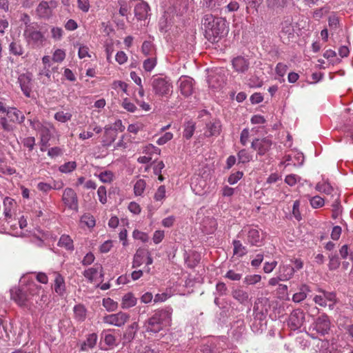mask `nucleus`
<instances>
[{
	"instance_id": "f257e3e1",
	"label": "nucleus",
	"mask_w": 353,
	"mask_h": 353,
	"mask_svg": "<svg viewBox=\"0 0 353 353\" xmlns=\"http://www.w3.org/2000/svg\"><path fill=\"white\" fill-rule=\"evenodd\" d=\"M11 299L18 305L23 306L31 298L40 297V301L46 302L48 299V294L44 288L35 283L30 275H24L20 279V287L10 290Z\"/></svg>"
},
{
	"instance_id": "f03ea898",
	"label": "nucleus",
	"mask_w": 353,
	"mask_h": 353,
	"mask_svg": "<svg viewBox=\"0 0 353 353\" xmlns=\"http://www.w3.org/2000/svg\"><path fill=\"white\" fill-rule=\"evenodd\" d=\"M206 38L211 42H217L227 32L226 21L212 14H205L202 20Z\"/></svg>"
},
{
	"instance_id": "7ed1b4c3",
	"label": "nucleus",
	"mask_w": 353,
	"mask_h": 353,
	"mask_svg": "<svg viewBox=\"0 0 353 353\" xmlns=\"http://www.w3.org/2000/svg\"><path fill=\"white\" fill-rule=\"evenodd\" d=\"M30 127L35 130L40 137L41 150L44 151L48 145L55 128L52 124L48 121H40L37 118L29 119Z\"/></svg>"
},
{
	"instance_id": "20e7f679",
	"label": "nucleus",
	"mask_w": 353,
	"mask_h": 353,
	"mask_svg": "<svg viewBox=\"0 0 353 353\" xmlns=\"http://www.w3.org/2000/svg\"><path fill=\"white\" fill-rule=\"evenodd\" d=\"M151 86L154 94L159 97L168 99L173 92L171 79L167 77H153Z\"/></svg>"
},
{
	"instance_id": "39448f33",
	"label": "nucleus",
	"mask_w": 353,
	"mask_h": 353,
	"mask_svg": "<svg viewBox=\"0 0 353 353\" xmlns=\"http://www.w3.org/2000/svg\"><path fill=\"white\" fill-rule=\"evenodd\" d=\"M6 114L8 117H2L0 118V124L6 132H11L14 130V128L11 122L21 124L26 119L24 114L14 107L8 108Z\"/></svg>"
},
{
	"instance_id": "423d86ee",
	"label": "nucleus",
	"mask_w": 353,
	"mask_h": 353,
	"mask_svg": "<svg viewBox=\"0 0 353 353\" xmlns=\"http://www.w3.org/2000/svg\"><path fill=\"white\" fill-rule=\"evenodd\" d=\"M25 39L32 48H39L43 46L46 38L44 34L34 26H28L23 31Z\"/></svg>"
},
{
	"instance_id": "0eeeda50",
	"label": "nucleus",
	"mask_w": 353,
	"mask_h": 353,
	"mask_svg": "<svg viewBox=\"0 0 353 353\" xmlns=\"http://www.w3.org/2000/svg\"><path fill=\"white\" fill-rule=\"evenodd\" d=\"M241 236L244 237V240L252 246H260L263 238L261 237L260 231L253 227L244 228L241 233Z\"/></svg>"
},
{
	"instance_id": "6e6552de",
	"label": "nucleus",
	"mask_w": 353,
	"mask_h": 353,
	"mask_svg": "<svg viewBox=\"0 0 353 353\" xmlns=\"http://www.w3.org/2000/svg\"><path fill=\"white\" fill-rule=\"evenodd\" d=\"M62 201L70 210L78 211L79 201L76 192L71 188L64 189L62 195Z\"/></svg>"
},
{
	"instance_id": "1a4fd4ad",
	"label": "nucleus",
	"mask_w": 353,
	"mask_h": 353,
	"mask_svg": "<svg viewBox=\"0 0 353 353\" xmlns=\"http://www.w3.org/2000/svg\"><path fill=\"white\" fill-rule=\"evenodd\" d=\"M252 315L254 316L251 325L252 330L256 333L262 332L266 327L267 310H253Z\"/></svg>"
},
{
	"instance_id": "9d476101",
	"label": "nucleus",
	"mask_w": 353,
	"mask_h": 353,
	"mask_svg": "<svg viewBox=\"0 0 353 353\" xmlns=\"http://www.w3.org/2000/svg\"><path fill=\"white\" fill-rule=\"evenodd\" d=\"M159 312H160L156 314L154 316L149 319L148 326L147 327L148 332L156 333L162 329L163 323L161 321V317L162 316H167L168 314L165 312H162V310Z\"/></svg>"
},
{
	"instance_id": "9b49d317",
	"label": "nucleus",
	"mask_w": 353,
	"mask_h": 353,
	"mask_svg": "<svg viewBox=\"0 0 353 353\" xmlns=\"http://www.w3.org/2000/svg\"><path fill=\"white\" fill-rule=\"evenodd\" d=\"M117 137V129L112 125H106L104 128V133L102 137L101 143L103 147L108 148L114 142Z\"/></svg>"
},
{
	"instance_id": "f8f14e48",
	"label": "nucleus",
	"mask_w": 353,
	"mask_h": 353,
	"mask_svg": "<svg viewBox=\"0 0 353 353\" xmlns=\"http://www.w3.org/2000/svg\"><path fill=\"white\" fill-rule=\"evenodd\" d=\"M128 317L127 314L120 311L117 314L105 316L104 317V322L110 325L120 327L124 325Z\"/></svg>"
},
{
	"instance_id": "ddd939ff",
	"label": "nucleus",
	"mask_w": 353,
	"mask_h": 353,
	"mask_svg": "<svg viewBox=\"0 0 353 353\" xmlns=\"http://www.w3.org/2000/svg\"><path fill=\"white\" fill-rule=\"evenodd\" d=\"M336 295L334 293L323 292L321 295H316L314 298V302L321 307H331L333 306Z\"/></svg>"
},
{
	"instance_id": "4468645a",
	"label": "nucleus",
	"mask_w": 353,
	"mask_h": 353,
	"mask_svg": "<svg viewBox=\"0 0 353 353\" xmlns=\"http://www.w3.org/2000/svg\"><path fill=\"white\" fill-rule=\"evenodd\" d=\"M20 88L27 97H30L32 90V75L30 73L21 74L18 78Z\"/></svg>"
},
{
	"instance_id": "2eb2a0df",
	"label": "nucleus",
	"mask_w": 353,
	"mask_h": 353,
	"mask_svg": "<svg viewBox=\"0 0 353 353\" xmlns=\"http://www.w3.org/2000/svg\"><path fill=\"white\" fill-rule=\"evenodd\" d=\"M181 93L184 96H189L193 91V79L187 76H182L177 82Z\"/></svg>"
},
{
	"instance_id": "dca6fc26",
	"label": "nucleus",
	"mask_w": 353,
	"mask_h": 353,
	"mask_svg": "<svg viewBox=\"0 0 353 353\" xmlns=\"http://www.w3.org/2000/svg\"><path fill=\"white\" fill-rule=\"evenodd\" d=\"M272 141L269 139H255L252 142V148L258 152L259 155H264L272 146Z\"/></svg>"
},
{
	"instance_id": "f3484780",
	"label": "nucleus",
	"mask_w": 353,
	"mask_h": 353,
	"mask_svg": "<svg viewBox=\"0 0 353 353\" xmlns=\"http://www.w3.org/2000/svg\"><path fill=\"white\" fill-rule=\"evenodd\" d=\"M305 316L303 310H292L290 314L288 324L291 325L292 330H296L299 328L303 321Z\"/></svg>"
},
{
	"instance_id": "a211bd4d",
	"label": "nucleus",
	"mask_w": 353,
	"mask_h": 353,
	"mask_svg": "<svg viewBox=\"0 0 353 353\" xmlns=\"http://www.w3.org/2000/svg\"><path fill=\"white\" fill-rule=\"evenodd\" d=\"M330 327V320L328 319L327 316L323 314L319 316L315 323H314V329H315L317 332L325 334L327 333L328 330Z\"/></svg>"
},
{
	"instance_id": "6ab92c4d",
	"label": "nucleus",
	"mask_w": 353,
	"mask_h": 353,
	"mask_svg": "<svg viewBox=\"0 0 353 353\" xmlns=\"http://www.w3.org/2000/svg\"><path fill=\"white\" fill-rule=\"evenodd\" d=\"M83 274L90 282L95 281L98 277L103 276L102 266L100 264H94L93 267L85 270Z\"/></svg>"
},
{
	"instance_id": "aec40b11",
	"label": "nucleus",
	"mask_w": 353,
	"mask_h": 353,
	"mask_svg": "<svg viewBox=\"0 0 353 353\" xmlns=\"http://www.w3.org/2000/svg\"><path fill=\"white\" fill-rule=\"evenodd\" d=\"M232 296L236 301L243 305H247L251 301L249 293L241 288L233 289Z\"/></svg>"
},
{
	"instance_id": "412c9836",
	"label": "nucleus",
	"mask_w": 353,
	"mask_h": 353,
	"mask_svg": "<svg viewBox=\"0 0 353 353\" xmlns=\"http://www.w3.org/2000/svg\"><path fill=\"white\" fill-rule=\"evenodd\" d=\"M150 6L144 1H140L134 7V14L139 20H143L149 15Z\"/></svg>"
},
{
	"instance_id": "4be33fe9",
	"label": "nucleus",
	"mask_w": 353,
	"mask_h": 353,
	"mask_svg": "<svg viewBox=\"0 0 353 353\" xmlns=\"http://www.w3.org/2000/svg\"><path fill=\"white\" fill-rule=\"evenodd\" d=\"M98 336L97 334L92 333L87 336L86 339L83 341L80 342L79 350L81 351H89L93 349L97 342Z\"/></svg>"
},
{
	"instance_id": "5701e85b",
	"label": "nucleus",
	"mask_w": 353,
	"mask_h": 353,
	"mask_svg": "<svg viewBox=\"0 0 353 353\" xmlns=\"http://www.w3.org/2000/svg\"><path fill=\"white\" fill-rule=\"evenodd\" d=\"M295 268L290 265L281 264L278 270V274L280 276L281 281H288L294 275Z\"/></svg>"
},
{
	"instance_id": "b1692460",
	"label": "nucleus",
	"mask_w": 353,
	"mask_h": 353,
	"mask_svg": "<svg viewBox=\"0 0 353 353\" xmlns=\"http://www.w3.org/2000/svg\"><path fill=\"white\" fill-rule=\"evenodd\" d=\"M221 124L219 121H210L206 124L205 135L206 137L218 136L221 132Z\"/></svg>"
},
{
	"instance_id": "393cba45",
	"label": "nucleus",
	"mask_w": 353,
	"mask_h": 353,
	"mask_svg": "<svg viewBox=\"0 0 353 353\" xmlns=\"http://www.w3.org/2000/svg\"><path fill=\"white\" fill-rule=\"evenodd\" d=\"M249 61L242 57H237L232 60L234 69L238 72H245L249 68Z\"/></svg>"
},
{
	"instance_id": "a878e982",
	"label": "nucleus",
	"mask_w": 353,
	"mask_h": 353,
	"mask_svg": "<svg viewBox=\"0 0 353 353\" xmlns=\"http://www.w3.org/2000/svg\"><path fill=\"white\" fill-rule=\"evenodd\" d=\"M54 290L60 295L63 296L65 292V284L63 277L59 274L55 273V279L54 281Z\"/></svg>"
},
{
	"instance_id": "bb28decb",
	"label": "nucleus",
	"mask_w": 353,
	"mask_h": 353,
	"mask_svg": "<svg viewBox=\"0 0 353 353\" xmlns=\"http://www.w3.org/2000/svg\"><path fill=\"white\" fill-rule=\"evenodd\" d=\"M6 221L12 236H21L23 235V232L19 230L18 228L19 225L17 219H13L12 216H10V217H6Z\"/></svg>"
},
{
	"instance_id": "cd10ccee",
	"label": "nucleus",
	"mask_w": 353,
	"mask_h": 353,
	"mask_svg": "<svg viewBox=\"0 0 353 353\" xmlns=\"http://www.w3.org/2000/svg\"><path fill=\"white\" fill-rule=\"evenodd\" d=\"M58 245L61 248H63L68 251H73L74 249L72 239L67 234H63L61 236L58 242Z\"/></svg>"
},
{
	"instance_id": "c85d7f7f",
	"label": "nucleus",
	"mask_w": 353,
	"mask_h": 353,
	"mask_svg": "<svg viewBox=\"0 0 353 353\" xmlns=\"http://www.w3.org/2000/svg\"><path fill=\"white\" fill-rule=\"evenodd\" d=\"M38 15L40 17H48L51 14V9L49 3L47 1H42L38 5L36 10Z\"/></svg>"
},
{
	"instance_id": "c756f323",
	"label": "nucleus",
	"mask_w": 353,
	"mask_h": 353,
	"mask_svg": "<svg viewBox=\"0 0 353 353\" xmlns=\"http://www.w3.org/2000/svg\"><path fill=\"white\" fill-rule=\"evenodd\" d=\"M137 299L132 293H128L123 296L122 307L123 309L134 307L137 304Z\"/></svg>"
},
{
	"instance_id": "7c9ffc66",
	"label": "nucleus",
	"mask_w": 353,
	"mask_h": 353,
	"mask_svg": "<svg viewBox=\"0 0 353 353\" xmlns=\"http://www.w3.org/2000/svg\"><path fill=\"white\" fill-rule=\"evenodd\" d=\"M202 6L211 10H218L224 3V0H201Z\"/></svg>"
},
{
	"instance_id": "2f4dec72",
	"label": "nucleus",
	"mask_w": 353,
	"mask_h": 353,
	"mask_svg": "<svg viewBox=\"0 0 353 353\" xmlns=\"http://www.w3.org/2000/svg\"><path fill=\"white\" fill-rule=\"evenodd\" d=\"M141 52L145 56H156V48L152 42L145 41L141 46Z\"/></svg>"
},
{
	"instance_id": "473e14b6",
	"label": "nucleus",
	"mask_w": 353,
	"mask_h": 353,
	"mask_svg": "<svg viewBox=\"0 0 353 353\" xmlns=\"http://www.w3.org/2000/svg\"><path fill=\"white\" fill-rule=\"evenodd\" d=\"M147 254V250H138L134 256L132 268H138L145 262V255Z\"/></svg>"
},
{
	"instance_id": "72a5a7b5",
	"label": "nucleus",
	"mask_w": 353,
	"mask_h": 353,
	"mask_svg": "<svg viewBox=\"0 0 353 353\" xmlns=\"http://www.w3.org/2000/svg\"><path fill=\"white\" fill-rule=\"evenodd\" d=\"M233 254L239 257H242L247 253L246 248L243 245L242 243L239 240L233 241Z\"/></svg>"
},
{
	"instance_id": "f704fd0d",
	"label": "nucleus",
	"mask_w": 353,
	"mask_h": 353,
	"mask_svg": "<svg viewBox=\"0 0 353 353\" xmlns=\"http://www.w3.org/2000/svg\"><path fill=\"white\" fill-rule=\"evenodd\" d=\"M224 83L223 77L221 76H210L208 79V85L212 89L218 90L222 87Z\"/></svg>"
},
{
	"instance_id": "c9c22d12",
	"label": "nucleus",
	"mask_w": 353,
	"mask_h": 353,
	"mask_svg": "<svg viewBox=\"0 0 353 353\" xmlns=\"http://www.w3.org/2000/svg\"><path fill=\"white\" fill-rule=\"evenodd\" d=\"M157 64V56H151L145 59L143 62V68L147 72H150Z\"/></svg>"
},
{
	"instance_id": "e433bc0d",
	"label": "nucleus",
	"mask_w": 353,
	"mask_h": 353,
	"mask_svg": "<svg viewBox=\"0 0 353 353\" xmlns=\"http://www.w3.org/2000/svg\"><path fill=\"white\" fill-rule=\"evenodd\" d=\"M16 202L14 199L6 197L3 201V206H4V216L5 217H10L12 216V210L15 206Z\"/></svg>"
},
{
	"instance_id": "4c0bfd02",
	"label": "nucleus",
	"mask_w": 353,
	"mask_h": 353,
	"mask_svg": "<svg viewBox=\"0 0 353 353\" xmlns=\"http://www.w3.org/2000/svg\"><path fill=\"white\" fill-rule=\"evenodd\" d=\"M10 52L15 56H21L24 52V49L19 41H12L9 45Z\"/></svg>"
},
{
	"instance_id": "58836bf2",
	"label": "nucleus",
	"mask_w": 353,
	"mask_h": 353,
	"mask_svg": "<svg viewBox=\"0 0 353 353\" xmlns=\"http://www.w3.org/2000/svg\"><path fill=\"white\" fill-rule=\"evenodd\" d=\"M316 190L326 194H331L334 191L333 187L327 181H320L316 185Z\"/></svg>"
},
{
	"instance_id": "ea45409f",
	"label": "nucleus",
	"mask_w": 353,
	"mask_h": 353,
	"mask_svg": "<svg viewBox=\"0 0 353 353\" xmlns=\"http://www.w3.org/2000/svg\"><path fill=\"white\" fill-rule=\"evenodd\" d=\"M216 226V222L214 219L207 218L203 223V232L207 234L212 233L215 230Z\"/></svg>"
},
{
	"instance_id": "a19ab883",
	"label": "nucleus",
	"mask_w": 353,
	"mask_h": 353,
	"mask_svg": "<svg viewBox=\"0 0 353 353\" xmlns=\"http://www.w3.org/2000/svg\"><path fill=\"white\" fill-rule=\"evenodd\" d=\"M161 150L151 143L145 145L142 148V153L146 156L152 157L154 154L159 155Z\"/></svg>"
},
{
	"instance_id": "79ce46f5",
	"label": "nucleus",
	"mask_w": 353,
	"mask_h": 353,
	"mask_svg": "<svg viewBox=\"0 0 353 353\" xmlns=\"http://www.w3.org/2000/svg\"><path fill=\"white\" fill-rule=\"evenodd\" d=\"M38 76L43 83L47 84L50 81L51 77L50 67L43 66V68L40 69Z\"/></svg>"
},
{
	"instance_id": "37998d69",
	"label": "nucleus",
	"mask_w": 353,
	"mask_h": 353,
	"mask_svg": "<svg viewBox=\"0 0 353 353\" xmlns=\"http://www.w3.org/2000/svg\"><path fill=\"white\" fill-rule=\"evenodd\" d=\"M309 288L306 285H303L300 288V291L293 295L292 300L296 303H299L304 300L307 293L309 292Z\"/></svg>"
},
{
	"instance_id": "c03bdc74",
	"label": "nucleus",
	"mask_w": 353,
	"mask_h": 353,
	"mask_svg": "<svg viewBox=\"0 0 353 353\" xmlns=\"http://www.w3.org/2000/svg\"><path fill=\"white\" fill-rule=\"evenodd\" d=\"M288 68L286 64H284L283 63H277L276 68H275V72H276V75L279 77H276V79L277 80H279L280 82L284 81L283 77L285 76V74L288 70Z\"/></svg>"
},
{
	"instance_id": "a18cd8bd",
	"label": "nucleus",
	"mask_w": 353,
	"mask_h": 353,
	"mask_svg": "<svg viewBox=\"0 0 353 353\" xmlns=\"http://www.w3.org/2000/svg\"><path fill=\"white\" fill-rule=\"evenodd\" d=\"M173 294L174 292L172 291V289H166L165 292L155 295L154 298V302L163 303L165 301L171 297L173 295Z\"/></svg>"
},
{
	"instance_id": "49530a36",
	"label": "nucleus",
	"mask_w": 353,
	"mask_h": 353,
	"mask_svg": "<svg viewBox=\"0 0 353 353\" xmlns=\"http://www.w3.org/2000/svg\"><path fill=\"white\" fill-rule=\"evenodd\" d=\"M77 168V163L75 161H68L59 168V171L61 173L68 174L74 171Z\"/></svg>"
},
{
	"instance_id": "de8ad7c7",
	"label": "nucleus",
	"mask_w": 353,
	"mask_h": 353,
	"mask_svg": "<svg viewBox=\"0 0 353 353\" xmlns=\"http://www.w3.org/2000/svg\"><path fill=\"white\" fill-rule=\"evenodd\" d=\"M261 280V276L259 274H250L246 275L245 278L243 279V283L245 285H253L259 282H260Z\"/></svg>"
},
{
	"instance_id": "09e8293b",
	"label": "nucleus",
	"mask_w": 353,
	"mask_h": 353,
	"mask_svg": "<svg viewBox=\"0 0 353 353\" xmlns=\"http://www.w3.org/2000/svg\"><path fill=\"white\" fill-rule=\"evenodd\" d=\"M146 187V182L143 179H139L134 185V192L136 196H141Z\"/></svg>"
},
{
	"instance_id": "8fccbe9b",
	"label": "nucleus",
	"mask_w": 353,
	"mask_h": 353,
	"mask_svg": "<svg viewBox=\"0 0 353 353\" xmlns=\"http://www.w3.org/2000/svg\"><path fill=\"white\" fill-rule=\"evenodd\" d=\"M238 161L239 163H246L250 162L252 159V156L246 150L243 149L241 150L238 154Z\"/></svg>"
},
{
	"instance_id": "3c124183",
	"label": "nucleus",
	"mask_w": 353,
	"mask_h": 353,
	"mask_svg": "<svg viewBox=\"0 0 353 353\" xmlns=\"http://www.w3.org/2000/svg\"><path fill=\"white\" fill-rule=\"evenodd\" d=\"M54 118L59 122L65 123L71 120L72 114L70 112H64L63 111H59L55 113Z\"/></svg>"
},
{
	"instance_id": "603ef678",
	"label": "nucleus",
	"mask_w": 353,
	"mask_h": 353,
	"mask_svg": "<svg viewBox=\"0 0 353 353\" xmlns=\"http://www.w3.org/2000/svg\"><path fill=\"white\" fill-rule=\"evenodd\" d=\"M281 34L288 37L294 34V28L290 21H284L281 24Z\"/></svg>"
},
{
	"instance_id": "864d4df0",
	"label": "nucleus",
	"mask_w": 353,
	"mask_h": 353,
	"mask_svg": "<svg viewBox=\"0 0 353 353\" xmlns=\"http://www.w3.org/2000/svg\"><path fill=\"white\" fill-rule=\"evenodd\" d=\"M205 186V181L201 179L199 180V186L197 184L194 185L193 182L192 183V189L197 195H203L205 192L203 189Z\"/></svg>"
},
{
	"instance_id": "5fc2aeb1",
	"label": "nucleus",
	"mask_w": 353,
	"mask_h": 353,
	"mask_svg": "<svg viewBox=\"0 0 353 353\" xmlns=\"http://www.w3.org/2000/svg\"><path fill=\"white\" fill-rule=\"evenodd\" d=\"M99 179L103 183H110L113 180L114 174L110 170H106L101 172L98 175Z\"/></svg>"
},
{
	"instance_id": "6e6d98bb",
	"label": "nucleus",
	"mask_w": 353,
	"mask_h": 353,
	"mask_svg": "<svg viewBox=\"0 0 353 353\" xmlns=\"http://www.w3.org/2000/svg\"><path fill=\"white\" fill-rule=\"evenodd\" d=\"M51 37L56 41H60L63 37V30L59 27H52L50 30Z\"/></svg>"
},
{
	"instance_id": "4d7b16f0",
	"label": "nucleus",
	"mask_w": 353,
	"mask_h": 353,
	"mask_svg": "<svg viewBox=\"0 0 353 353\" xmlns=\"http://www.w3.org/2000/svg\"><path fill=\"white\" fill-rule=\"evenodd\" d=\"M310 205L313 208H319L324 205V199L319 196H314L310 200Z\"/></svg>"
},
{
	"instance_id": "13d9d810",
	"label": "nucleus",
	"mask_w": 353,
	"mask_h": 353,
	"mask_svg": "<svg viewBox=\"0 0 353 353\" xmlns=\"http://www.w3.org/2000/svg\"><path fill=\"white\" fill-rule=\"evenodd\" d=\"M103 340L105 343L108 345L110 348L117 345L116 338L114 335L110 333L103 334Z\"/></svg>"
},
{
	"instance_id": "bf43d9fd",
	"label": "nucleus",
	"mask_w": 353,
	"mask_h": 353,
	"mask_svg": "<svg viewBox=\"0 0 353 353\" xmlns=\"http://www.w3.org/2000/svg\"><path fill=\"white\" fill-rule=\"evenodd\" d=\"M330 261H329V268L330 270H336L340 265V260L339 257L336 254H330L329 256Z\"/></svg>"
},
{
	"instance_id": "052dcab7",
	"label": "nucleus",
	"mask_w": 353,
	"mask_h": 353,
	"mask_svg": "<svg viewBox=\"0 0 353 353\" xmlns=\"http://www.w3.org/2000/svg\"><path fill=\"white\" fill-rule=\"evenodd\" d=\"M243 173L241 171H237L234 173H232L228 179V182L230 185H234L236 183L243 177Z\"/></svg>"
},
{
	"instance_id": "680f3d73",
	"label": "nucleus",
	"mask_w": 353,
	"mask_h": 353,
	"mask_svg": "<svg viewBox=\"0 0 353 353\" xmlns=\"http://www.w3.org/2000/svg\"><path fill=\"white\" fill-rule=\"evenodd\" d=\"M165 198V187L161 185L156 191L154 199L156 201H162Z\"/></svg>"
},
{
	"instance_id": "e2e57ef3",
	"label": "nucleus",
	"mask_w": 353,
	"mask_h": 353,
	"mask_svg": "<svg viewBox=\"0 0 353 353\" xmlns=\"http://www.w3.org/2000/svg\"><path fill=\"white\" fill-rule=\"evenodd\" d=\"M81 221L88 228H93L95 225V220L94 217L90 214L83 215L81 218Z\"/></svg>"
},
{
	"instance_id": "0e129e2a",
	"label": "nucleus",
	"mask_w": 353,
	"mask_h": 353,
	"mask_svg": "<svg viewBox=\"0 0 353 353\" xmlns=\"http://www.w3.org/2000/svg\"><path fill=\"white\" fill-rule=\"evenodd\" d=\"M65 57V52L64 50L61 49H57L52 55V60L54 62H61L64 60Z\"/></svg>"
},
{
	"instance_id": "69168bd1",
	"label": "nucleus",
	"mask_w": 353,
	"mask_h": 353,
	"mask_svg": "<svg viewBox=\"0 0 353 353\" xmlns=\"http://www.w3.org/2000/svg\"><path fill=\"white\" fill-rule=\"evenodd\" d=\"M132 236L134 239L140 240L143 243L147 242L149 239L148 234L137 230H134Z\"/></svg>"
},
{
	"instance_id": "338daca9",
	"label": "nucleus",
	"mask_w": 353,
	"mask_h": 353,
	"mask_svg": "<svg viewBox=\"0 0 353 353\" xmlns=\"http://www.w3.org/2000/svg\"><path fill=\"white\" fill-rule=\"evenodd\" d=\"M225 277L231 281H237L241 280L242 278V274L237 273L234 270H230L226 272Z\"/></svg>"
},
{
	"instance_id": "774afa93",
	"label": "nucleus",
	"mask_w": 353,
	"mask_h": 353,
	"mask_svg": "<svg viewBox=\"0 0 353 353\" xmlns=\"http://www.w3.org/2000/svg\"><path fill=\"white\" fill-rule=\"evenodd\" d=\"M301 179L300 176H299L298 175L296 174H289V175H287L285 176V182L290 185V186H293L295 184H296V183L298 181H299Z\"/></svg>"
}]
</instances>
